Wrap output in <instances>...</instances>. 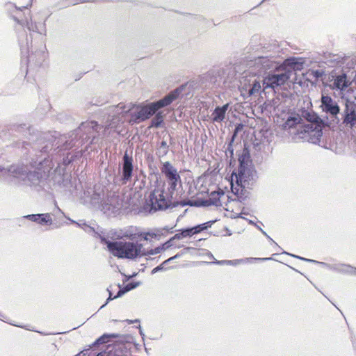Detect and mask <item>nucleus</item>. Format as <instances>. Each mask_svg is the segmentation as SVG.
I'll return each mask as SVG.
<instances>
[{
  "instance_id": "8",
  "label": "nucleus",
  "mask_w": 356,
  "mask_h": 356,
  "mask_svg": "<svg viewBox=\"0 0 356 356\" xmlns=\"http://www.w3.org/2000/svg\"><path fill=\"white\" fill-rule=\"evenodd\" d=\"M112 238L116 240L129 239L134 240L141 237L143 232L134 226H129L122 229H116L111 234Z\"/></svg>"
},
{
  "instance_id": "16",
  "label": "nucleus",
  "mask_w": 356,
  "mask_h": 356,
  "mask_svg": "<svg viewBox=\"0 0 356 356\" xmlns=\"http://www.w3.org/2000/svg\"><path fill=\"white\" fill-rule=\"evenodd\" d=\"M229 104H226L221 107H217L211 114L212 120L215 122H221L225 118L226 112L228 109Z\"/></svg>"
},
{
  "instance_id": "26",
  "label": "nucleus",
  "mask_w": 356,
  "mask_h": 356,
  "mask_svg": "<svg viewBox=\"0 0 356 356\" xmlns=\"http://www.w3.org/2000/svg\"><path fill=\"white\" fill-rule=\"evenodd\" d=\"M268 59L266 57H260L257 60V63L261 64L264 67H268Z\"/></svg>"
},
{
  "instance_id": "24",
  "label": "nucleus",
  "mask_w": 356,
  "mask_h": 356,
  "mask_svg": "<svg viewBox=\"0 0 356 356\" xmlns=\"http://www.w3.org/2000/svg\"><path fill=\"white\" fill-rule=\"evenodd\" d=\"M323 72L322 70H310L308 72V75L309 76H312L315 79H318L321 77L323 75Z\"/></svg>"
},
{
  "instance_id": "18",
  "label": "nucleus",
  "mask_w": 356,
  "mask_h": 356,
  "mask_svg": "<svg viewBox=\"0 0 356 356\" xmlns=\"http://www.w3.org/2000/svg\"><path fill=\"white\" fill-rule=\"evenodd\" d=\"M168 247H170L169 242H167L161 246L156 247L154 249H150V250H147L145 249V254H144V256L154 255V254H159V253L161 252L163 250L168 248Z\"/></svg>"
},
{
  "instance_id": "21",
  "label": "nucleus",
  "mask_w": 356,
  "mask_h": 356,
  "mask_svg": "<svg viewBox=\"0 0 356 356\" xmlns=\"http://www.w3.org/2000/svg\"><path fill=\"white\" fill-rule=\"evenodd\" d=\"M52 220L49 213H43L40 214V219L38 220V223L44 225V224H51Z\"/></svg>"
},
{
  "instance_id": "28",
  "label": "nucleus",
  "mask_w": 356,
  "mask_h": 356,
  "mask_svg": "<svg viewBox=\"0 0 356 356\" xmlns=\"http://www.w3.org/2000/svg\"><path fill=\"white\" fill-rule=\"evenodd\" d=\"M26 218L30 219L32 221L38 222V220L40 219V214L37 215H28L26 216Z\"/></svg>"
},
{
  "instance_id": "23",
  "label": "nucleus",
  "mask_w": 356,
  "mask_h": 356,
  "mask_svg": "<svg viewBox=\"0 0 356 356\" xmlns=\"http://www.w3.org/2000/svg\"><path fill=\"white\" fill-rule=\"evenodd\" d=\"M261 84L259 81H254L252 85V87L249 90V95H252L257 92H258L261 90Z\"/></svg>"
},
{
  "instance_id": "32",
  "label": "nucleus",
  "mask_w": 356,
  "mask_h": 356,
  "mask_svg": "<svg viewBox=\"0 0 356 356\" xmlns=\"http://www.w3.org/2000/svg\"><path fill=\"white\" fill-rule=\"evenodd\" d=\"M97 356H106V353H100Z\"/></svg>"
},
{
  "instance_id": "22",
  "label": "nucleus",
  "mask_w": 356,
  "mask_h": 356,
  "mask_svg": "<svg viewBox=\"0 0 356 356\" xmlns=\"http://www.w3.org/2000/svg\"><path fill=\"white\" fill-rule=\"evenodd\" d=\"M243 262V259H236V260H223V261H218L216 263L218 264H227V265H238Z\"/></svg>"
},
{
  "instance_id": "31",
  "label": "nucleus",
  "mask_w": 356,
  "mask_h": 356,
  "mask_svg": "<svg viewBox=\"0 0 356 356\" xmlns=\"http://www.w3.org/2000/svg\"><path fill=\"white\" fill-rule=\"evenodd\" d=\"M257 228L265 235L267 236L266 233L260 227L257 226Z\"/></svg>"
},
{
  "instance_id": "12",
  "label": "nucleus",
  "mask_w": 356,
  "mask_h": 356,
  "mask_svg": "<svg viewBox=\"0 0 356 356\" xmlns=\"http://www.w3.org/2000/svg\"><path fill=\"white\" fill-rule=\"evenodd\" d=\"M227 196L222 191H213L210 193L209 199L205 201L202 205H216L221 206L222 201L225 200Z\"/></svg>"
},
{
  "instance_id": "5",
  "label": "nucleus",
  "mask_w": 356,
  "mask_h": 356,
  "mask_svg": "<svg viewBox=\"0 0 356 356\" xmlns=\"http://www.w3.org/2000/svg\"><path fill=\"white\" fill-rule=\"evenodd\" d=\"M161 173L165 176L168 185V191L172 195L177 190V187L181 184V177L177 170L169 162L163 163L161 168Z\"/></svg>"
},
{
  "instance_id": "2",
  "label": "nucleus",
  "mask_w": 356,
  "mask_h": 356,
  "mask_svg": "<svg viewBox=\"0 0 356 356\" xmlns=\"http://www.w3.org/2000/svg\"><path fill=\"white\" fill-rule=\"evenodd\" d=\"M108 250L115 257L121 259H135L144 256L145 248L141 243L132 241H109L102 239Z\"/></svg>"
},
{
  "instance_id": "35",
  "label": "nucleus",
  "mask_w": 356,
  "mask_h": 356,
  "mask_svg": "<svg viewBox=\"0 0 356 356\" xmlns=\"http://www.w3.org/2000/svg\"><path fill=\"white\" fill-rule=\"evenodd\" d=\"M266 236L272 241V243H274V241H273L268 235Z\"/></svg>"
},
{
  "instance_id": "25",
  "label": "nucleus",
  "mask_w": 356,
  "mask_h": 356,
  "mask_svg": "<svg viewBox=\"0 0 356 356\" xmlns=\"http://www.w3.org/2000/svg\"><path fill=\"white\" fill-rule=\"evenodd\" d=\"M179 257V254H177L174 257H172L170 258H169L168 259L165 260L161 266H157L156 268H154L152 270V274H154L155 273H156L157 271L160 270H162L163 269V265H164L165 264L168 263V261H170V260H172L177 257Z\"/></svg>"
},
{
  "instance_id": "34",
  "label": "nucleus",
  "mask_w": 356,
  "mask_h": 356,
  "mask_svg": "<svg viewBox=\"0 0 356 356\" xmlns=\"http://www.w3.org/2000/svg\"><path fill=\"white\" fill-rule=\"evenodd\" d=\"M250 224H254V222L252 220H249Z\"/></svg>"
},
{
  "instance_id": "3",
  "label": "nucleus",
  "mask_w": 356,
  "mask_h": 356,
  "mask_svg": "<svg viewBox=\"0 0 356 356\" xmlns=\"http://www.w3.org/2000/svg\"><path fill=\"white\" fill-rule=\"evenodd\" d=\"M253 171L241 163L238 173H233L231 177V188L233 193L238 195L243 189L248 188L252 182Z\"/></svg>"
},
{
  "instance_id": "19",
  "label": "nucleus",
  "mask_w": 356,
  "mask_h": 356,
  "mask_svg": "<svg viewBox=\"0 0 356 356\" xmlns=\"http://www.w3.org/2000/svg\"><path fill=\"white\" fill-rule=\"evenodd\" d=\"M155 116L152 120L151 122V127H159L161 126L163 121V115H162V113L158 112L155 113Z\"/></svg>"
},
{
  "instance_id": "30",
  "label": "nucleus",
  "mask_w": 356,
  "mask_h": 356,
  "mask_svg": "<svg viewBox=\"0 0 356 356\" xmlns=\"http://www.w3.org/2000/svg\"><path fill=\"white\" fill-rule=\"evenodd\" d=\"M147 235L148 234L147 233H143V235L141 236H143L145 240H147Z\"/></svg>"
},
{
  "instance_id": "11",
  "label": "nucleus",
  "mask_w": 356,
  "mask_h": 356,
  "mask_svg": "<svg viewBox=\"0 0 356 356\" xmlns=\"http://www.w3.org/2000/svg\"><path fill=\"white\" fill-rule=\"evenodd\" d=\"M0 174L2 176L9 174L14 177L24 179L26 177V170L24 167L19 165L10 166L8 169H4L0 167Z\"/></svg>"
},
{
  "instance_id": "6",
  "label": "nucleus",
  "mask_w": 356,
  "mask_h": 356,
  "mask_svg": "<svg viewBox=\"0 0 356 356\" xmlns=\"http://www.w3.org/2000/svg\"><path fill=\"white\" fill-rule=\"evenodd\" d=\"M296 135L298 138L304 139L312 143H317L322 136V130L316 124L307 122L300 126Z\"/></svg>"
},
{
  "instance_id": "4",
  "label": "nucleus",
  "mask_w": 356,
  "mask_h": 356,
  "mask_svg": "<svg viewBox=\"0 0 356 356\" xmlns=\"http://www.w3.org/2000/svg\"><path fill=\"white\" fill-rule=\"evenodd\" d=\"M172 195L168 193L164 195V184H158L149 197L147 209L151 211L168 208L170 205Z\"/></svg>"
},
{
  "instance_id": "33",
  "label": "nucleus",
  "mask_w": 356,
  "mask_h": 356,
  "mask_svg": "<svg viewBox=\"0 0 356 356\" xmlns=\"http://www.w3.org/2000/svg\"><path fill=\"white\" fill-rule=\"evenodd\" d=\"M111 299H113V298H111V294L110 293V296H109V298H108V300H111Z\"/></svg>"
},
{
  "instance_id": "29",
  "label": "nucleus",
  "mask_w": 356,
  "mask_h": 356,
  "mask_svg": "<svg viewBox=\"0 0 356 356\" xmlns=\"http://www.w3.org/2000/svg\"><path fill=\"white\" fill-rule=\"evenodd\" d=\"M86 352H81L79 354L76 355V356H86Z\"/></svg>"
},
{
  "instance_id": "27",
  "label": "nucleus",
  "mask_w": 356,
  "mask_h": 356,
  "mask_svg": "<svg viewBox=\"0 0 356 356\" xmlns=\"http://www.w3.org/2000/svg\"><path fill=\"white\" fill-rule=\"evenodd\" d=\"M286 64L288 65H291V67H293V70H300V67L298 66V63H296V62H294V59L287 60H286Z\"/></svg>"
},
{
  "instance_id": "1",
  "label": "nucleus",
  "mask_w": 356,
  "mask_h": 356,
  "mask_svg": "<svg viewBox=\"0 0 356 356\" xmlns=\"http://www.w3.org/2000/svg\"><path fill=\"white\" fill-rule=\"evenodd\" d=\"M181 92V90L177 88L159 101L151 103L143 102L133 105L127 111H131L130 122L139 123L149 119L159 109L170 105L173 101L177 99Z\"/></svg>"
},
{
  "instance_id": "15",
  "label": "nucleus",
  "mask_w": 356,
  "mask_h": 356,
  "mask_svg": "<svg viewBox=\"0 0 356 356\" xmlns=\"http://www.w3.org/2000/svg\"><path fill=\"white\" fill-rule=\"evenodd\" d=\"M123 159V179L127 181L131 178L132 174V159L125 154Z\"/></svg>"
},
{
  "instance_id": "13",
  "label": "nucleus",
  "mask_w": 356,
  "mask_h": 356,
  "mask_svg": "<svg viewBox=\"0 0 356 356\" xmlns=\"http://www.w3.org/2000/svg\"><path fill=\"white\" fill-rule=\"evenodd\" d=\"M350 83L351 82L348 80L347 76L345 74H342L337 76L334 79L332 89L343 91L346 90Z\"/></svg>"
},
{
  "instance_id": "17",
  "label": "nucleus",
  "mask_w": 356,
  "mask_h": 356,
  "mask_svg": "<svg viewBox=\"0 0 356 356\" xmlns=\"http://www.w3.org/2000/svg\"><path fill=\"white\" fill-rule=\"evenodd\" d=\"M300 118L298 115L289 117L284 124V129H290L294 126H297V131L300 129V126L304 125L300 123Z\"/></svg>"
},
{
  "instance_id": "7",
  "label": "nucleus",
  "mask_w": 356,
  "mask_h": 356,
  "mask_svg": "<svg viewBox=\"0 0 356 356\" xmlns=\"http://www.w3.org/2000/svg\"><path fill=\"white\" fill-rule=\"evenodd\" d=\"M292 72L288 70L284 73L280 74H269L263 81V87L264 89L272 88L276 90L284 86L289 79Z\"/></svg>"
},
{
  "instance_id": "20",
  "label": "nucleus",
  "mask_w": 356,
  "mask_h": 356,
  "mask_svg": "<svg viewBox=\"0 0 356 356\" xmlns=\"http://www.w3.org/2000/svg\"><path fill=\"white\" fill-rule=\"evenodd\" d=\"M139 285V282H135V283H129L127 284L124 289L123 290H120L118 293V295L114 296L113 298H115L117 297H119L121 295L124 294L125 292H127L131 289H135L136 287H137Z\"/></svg>"
},
{
  "instance_id": "9",
  "label": "nucleus",
  "mask_w": 356,
  "mask_h": 356,
  "mask_svg": "<svg viewBox=\"0 0 356 356\" xmlns=\"http://www.w3.org/2000/svg\"><path fill=\"white\" fill-rule=\"evenodd\" d=\"M321 107L323 111L333 116L337 115L340 111L337 102L327 95H322Z\"/></svg>"
},
{
  "instance_id": "10",
  "label": "nucleus",
  "mask_w": 356,
  "mask_h": 356,
  "mask_svg": "<svg viewBox=\"0 0 356 356\" xmlns=\"http://www.w3.org/2000/svg\"><path fill=\"white\" fill-rule=\"evenodd\" d=\"M207 228V226L206 224H201L197 226H195L191 228H187L185 229L181 230L179 233L176 234L171 240L172 239H177L180 240L188 236H192L194 234H198L201 232L202 231L206 229Z\"/></svg>"
},
{
  "instance_id": "14",
  "label": "nucleus",
  "mask_w": 356,
  "mask_h": 356,
  "mask_svg": "<svg viewBox=\"0 0 356 356\" xmlns=\"http://www.w3.org/2000/svg\"><path fill=\"white\" fill-rule=\"evenodd\" d=\"M343 123L350 127L356 126V108L353 105H347Z\"/></svg>"
}]
</instances>
